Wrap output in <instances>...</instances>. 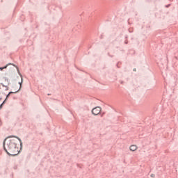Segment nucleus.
Wrapping results in <instances>:
<instances>
[{"label": "nucleus", "instance_id": "nucleus-2", "mask_svg": "<svg viewBox=\"0 0 178 178\" xmlns=\"http://www.w3.org/2000/svg\"><path fill=\"white\" fill-rule=\"evenodd\" d=\"M102 108L99 106H97L92 110V115H95L97 116V115H99L101 113Z\"/></svg>", "mask_w": 178, "mask_h": 178}, {"label": "nucleus", "instance_id": "nucleus-6", "mask_svg": "<svg viewBox=\"0 0 178 178\" xmlns=\"http://www.w3.org/2000/svg\"><path fill=\"white\" fill-rule=\"evenodd\" d=\"M17 140H19V143H20V145H22V139H20V138H17Z\"/></svg>", "mask_w": 178, "mask_h": 178}, {"label": "nucleus", "instance_id": "nucleus-1", "mask_svg": "<svg viewBox=\"0 0 178 178\" xmlns=\"http://www.w3.org/2000/svg\"><path fill=\"white\" fill-rule=\"evenodd\" d=\"M3 149L4 151L7 152L8 155H11L12 156L19 155V153L22 151V147L19 149L17 141L15 139L8 140L6 139L3 142Z\"/></svg>", "mask_w": 178, "mask_h": 178}, {"label": "nucleus", "instance_id": "nucleus-5", "mask_svg": "<svg viewBox=\"0 0 178 178\" xmlns=\"http://www.w3.org/2000/svg\"><path fill=\"white\" fill-rule=\"evenodd\" d=\"M6 67H8V66H5L3 67H0V70H3V69H6Z\"/></svg>", "mask_w": 178, "mask_h": 178}, {"label": "nucleus", "instance_id": "nucleus-4", "mask_svg": "<svg viewBox=\"0 0 178 178\" xmlns=\"http://www.w3.org/2000/svg\"><path fill=\"white\" fill-rule=\"evenodd\" d=\"M10 94H12V92H9V94L7 95L6 99L3 101V102L2 103L1 106H2V105H3V104H5V102H6V99H8V98H9V96L10 95Z\"/></svg>", "mask_w": 178, "mask_h": 178}, {"label": "nucleus", "instance_id": "nucleus-3", "mask_svg": "<svg viewBox=\"0 0 178 178\" xmlns=\"http://www.w3.org/2000/svg\"><path fill=\"white\" fill-rule=\"evenodd\" d=\"M138 149V147L136 145H132L129 147V150L132 152H134V151H137Z\"/></svg>", "mask_w": 178, "mask_h": 178}, {"label": "nucleus", "instance_id": "nucleus-8", "mask_svg": "<svg viewBox=\"0 0 178 178\" xmlns=\"http://www.w3.org/2000/svg\"><path fill=\"white\" fill-rule=\"evenodd\" d=\"M134 70V72H136V70Z\"/></svg>", "mask_w": 178, "mask_h": 178}, {"label": "nucleus", "instance_id": "nucleus-7", "mask_svg": "<svg viewBox=\"0 0 178 178\" xmlns=\"http://www.w3.org/2000/svg\"><path fill=\"white\" fill-rule=\"evenodd\" d=\"M151 177H155V175H152Z\"/></svg>", "mask_w": 178, "mask_h": 178}]
</instances>
